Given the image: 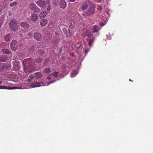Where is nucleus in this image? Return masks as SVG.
Wrapping results in <instances>:
<instances>
[{
    "mask_svg": "<svg viewBox=\"0 0 153 153\" xmlns=\"http://www.w3.org/2000/svg\"><path fill=\"white\" fill-rule=\"evenodd\" d=\"M34 74L36 78L37 79L41 78L42 76V73L40 72H36Z\"/></svg>",
    "mask_w": 153,
    "mask_h": 153,
    "instance_id": "17",
    "label": "nucleus"
},
{
    "mask_svg": "<svg viewBox=\"0 0 153 153\" xmlns=\"http://www.w3.org/2000/svg\"><path fill=\"white\" fill-rule=\"evenodd\" d=\"M129 81H131V82H133V81L132 80H131V79H129Z\"/></svg>",
    "mask_w": 153,
    "mask_h": 153,
    "instance_id": "39",
    "label": "nucleus"
},
{
    "mask_svg": "<svg viewBox=\"0 0 153 153\" xmlns=\"http://www.w3.org/2000/svg\"><path fill=\"white\" fill-rule=\"evenodd\" d=\"M7 59V57L5 55H2L0 56V62H5Z\"/></svg>",
    "mask_w": 153,
    "mask_h": 153,
    "instance_id": "11",
    "label": "nucleus"
},
{
    "mask_svg": "<svg viewBox=\"0 0 153 153\" xmlns=\"http://www.w3.org/2000/svg\"><path fill=\"white\" fill-rule=\"evenodd\" d=\"M47 79H51V78H50V77L49 76L47 77Z\"/></svg>",
    "mask_w": 153,
    "mask_h": 153,
    "instance_id": "38",
    "label": "nucleus"
},
{
    "mask_svg": "<svg viewBox=\"0 0 153 153\" xmlns=\"http://www.w3.org/2000/svg\"><path fill=\"white\" fill-rule=\"evenodd\" d=\"M48 14V13L46 10H45L41 12L39 16L40 18L41 19L44 17Z\"/></svg>",
    "mask_w": 153,
    "mask_h": 153,
    "instance_id": "13",
    "label": "nucleus"
},
{
    "mask_svg": "<svg viewBox=\"0 0 153 153\" xmlns=\"http://www.w3.org/2000/svg\"><path fill=\"white\" fill-rule=\"evenodd\" d=\"M85 33L87 36L88 37H90L92 35V33H91L90 31L88 30H87Z\"/></svg>",
    "mask_w": 153,
    "mask_h": 153,
    "instance_id": "22",
    "label": "nucleus"
},
{
    "mask_svg": "<svg viewBox=\"0 0 153 153\" xmlns=\"http://www.w3.org/2000/svg\"><path fill=\"white\" fill-rule=\"evenodd\" d=\"M47 10H50V8H49V7H48L47 8Z\"/></svg>",
    "mask_w": 153,
    "mask_h": 153,
    "instance_id": "40",
    "label": "nucleus"
},
{
    "mask_svg": "<svg viewBox=\"0 0 153 153\" xmlns=\"http://www.w3.org/2000/svg\"><path fill=\"white\" fill-rule=\"evenodd\" d=\"M40 86V84L39 82L33 83L31 85V86L32 87V88L39 87Z\"/></svg>",
    "mask_w": 153,
    "mask_h": 153,
    "instance_id": "21",
    "label": "nucleus"
},
{
    "mask_svg": "<svg viewBox=\"0 0 153 153\" xmlns=\"http://www.w3.org/2000/svg\"><path fill=\"white\" fill-rule=\"evenodd\" d=\"M70 25L69 27L71 29L74 28L75 25V23L74 21L71 20L69 21Z\"/></svg>",
    "mask_w": 153,
    "mask_h": 153,
    "instance_id": "18",
    "label": "nucleus"
},
{
    "mask_svg": "<svg viewBox=\"0 0 153 153\" xmlns=\"http://www.w3.org/2000/svg\"><path fill=\"white\" fill-rule=\"evenodd\" d=\"M10 34H8L4 37V39L7 42H8L10 41Z\"/></svg>",
    "mask_w": 153,
    "mask_h": 153,
    "instance_id": "19",
    "label": "nucleus"
},
{
    "mask_svg": "<svg viewBox=\"0 0 153 153\" xmlns=\"http://www.w3.org/2000/svg\"><path fill=\"white\" fill-rule=\"evenodd\" d=\"M34 76L33 74H30L29 76L28 79L27 80V81L28 82H30L31 80L34 79Z\"/></svg>",
    "mask_w": 153,
    "mask_h": 153,
    "instance_id": "24",
    "label": "nucleus"
},
{
    "mask_svg": "<svg viewBox=\"0 0 153 153\" xmlns=\"http://www.w3.org/2000/svg\"><path fill=\"white\" fill-rule=\"evenodd\" d=\"M20 26L25 29H28L30 27L29 25L26 22H22L21 23Z\"/></svg>",
    "mask_w": 153,
    "mask_h": 153,
    "instance_id": "10",
    "label": "nucleus"
},
{
    "mask_svg": "<svg viewBox=\"0 0 153 153\" xmlns=\"http://www.w3.org/2000/svg\"><path fill=\"white\" fill-rule=\"evenodd\" d=\"M45 62H48V60L47 59H46L44 61Z\"/></svg>",
    "mask_w": 153,
    "mask_h": 153,
    "instance_id": "37",
    "label": "nucleus"
},
{
    "mask_svg": "<svg viewBox=\"0 0 153 153\" xmlns=\"http://www.w3.org/2000/svg\"><path fill=\"white\" fill-rule=\"evenodd\" d=\"M85 11H84L83 13V15L85 17L87 16H89L92 15L95 13V10H85Z\"/></svg>",
    "mask_w": 153,
    "mask_h": 153,
    "instance_id": "6",
    "label": "nucleus"
},
{
    "mask_svg": "<svg viewBox=\"0 0 153 153\" xmlns=\"http://www.w3.org/2000/svg\"><path fill=\"white\" fill-rule=\"evenodd\" d=\"M36 3L41 8H45L46 4L44 1L42 0H39L37 1Z\"/></svg>",
    "mask_w": 153,
    "mask_h": 153,
    "instance_id": "7",
    "label": "nucleus"
},
{
    "mask_svg": "<svg viewBox=\"0 0 153 153\" xmlns=\"http://www.w3.org/2000/svg\"><path fill=\"white\" fill-rule=\"evenodd\" d=\"M34 39L38 41H40L42 39V36L39 33H35L33 34Z\"/></svg>",
    "mask_w": 153,
    "mask_h": 153,
    "instance_id": "8",
    "label": "nucleus"
},
{
    "mask_svg": "<svg viewBox=\"0 0 153 153\" xmlns=\"http://www.w3.org/2000/svg\"><path fill=\"white\" fill-rule=\"evenodd\" d=\"M20 68V67L19 66H17V67H16V70H17L18 69H19V68Z\"/></svg>",
    "mask_w": 153,
    "mask_h": 153,
    "instance_id": "35",
    "label": "nucleus"
},
{
    "mask_svg": "<svg viewBox=\"0 0 153 153\" xmlns=\"http://www.w3.org/2000/svg\"><path fill=\"white\" fill-rule=\"evenodd\" d=\"M54 82L53 81H51V83H53Z\"/></svg>",
    "mask_w": 153,
    "mask_h": 153,
    "instance_id": "41",
    "label": "nucleus"
},
{
    "mask_svg": "<svg viewBox=\"0 0 153 153\" xmlns=\"http://www.w3.org/2000/svg\"><path fill=\"white\" fill-rule=\"evenodd\" d=\"M81 46V44L79 43H76V45H74V47L75 48L78 49Z\"/></svg>",
    "mask_w": 153,
    "mask_h": 153,
    "instance_id": "28",
    "label": "nucleus"
},
{
    "mask_svg": "<svg viewBox=\"0 0 153 153\" xmlns=\"http://www.w3.org/2000/svg\"><path fill=\"white\" fill-rule=\"evenodd\" d=\"M102 22H100L99 23V25L102 27L104 26L106 24V22L104 20H102Z\"/></svg>",
    "mask_w": 153,
    "mask_h": 153,
    "instance_id": "27",
    "label": "nucleus"
},
{
    "mask_svg": "<svg viewBox=\"0 0 153 153\" xmlns=\"http://www.w3.org/2000/svg\"><path fill=\"white\" fill-rule=\"evenodd\" d=\"M89 50L90 49L88 48H86L85 50V52L86 53H87L89 51Z\"/></svg>",
    "mask_w": 153,
    "mask_h": 153,
    "instance_id": "33",
    "label": "nucleus"
},
{
    "mask_svg": "<svg viewBox=\"0 0 153 153\" xmlns=\"http://www.w3.org/2000/svg\"><path fill=\"white\" fill-rule=\"evenodd\" d=\"M95 38L94 37H92V39H91L88 42V45L90 47L92 45L94 41V40Z\"/></svg>",
    "mask_w": 153,
    "mask_h": 153,
    "instance_id": "25",
    "label": "nucleus"
},
{
    "mask_svg": "<svg viewBox=\"0 0 153 153\" xmlns=\"http://www.w3.org/2000/svg\"><path fill=\"white\" fill-rule=\"evenodd\" d=\"M37 62H38V61H37Z\"/></svg>",
    "mask_w": 153,
    "mask_h": 153,
    "instance_id": "44",
    "label": "nucleus"
},
{
    "mask_svg": "<svg viewBox=\"0 0 153 153\" xmlns=\"http://www.w3.org/2000/svg\"><path fill=\"white\" fill-rule=\"evenodd\" d=\"M33 60L31 58H27L23 61V64L24 68L25 71L30 72L33 70L32 66Z\"/></svg>",
    "mask_w": 153,
    "mask_h": 153,
    "instance_id": "1",
    "label": "nucleus"
},
{
    "mask_svg": "<svg viewBox=\"0 0 153 153\" xmlns=\"http://www.w3.org/2000/svg\"><path fill=\"white\" fill-rule=\"evenodd\" d=\"M1 51L3 53L6 54H9L10 52V51L8 50L5 48L2 49L1 50Z\"/></svg>",
    "mask_w": 153,
    "mask_h": 153,
    "instance_id": "23",
    "label": "nucleus"
},
{
    "mask_svg": "<svg viewBox=\"0 0 153 153\" xmlns=\"http://www.w3.org/2000/svg\"><path fill=\"white\" fill-rule=\"evenodd\" d=\"M31 19L33 21H35L38 19V16L36 14H33L31 16Z\"/></svg>",
    "mask_w": 153,
    "mask_h": 153,
    "instance_id": "15",
    "label": "nucleus"
},
{
    "mask_svg": "<svg viewBox=\"0 0 153 153\" xmlns=\"http://www.w3.org/2000/svg\"><path fill=\"white\" fill-rule=\"evenodd\" d=\"M47 23V21L45 19H44L41 20L40 25L42 26H45Z\"/></svg>",
    "mask_w": 153,
    "mask_h": 153,
    "instance_id": "16",
    "label": "nucleus"
},
{
    "mask_svg": "<svg viewBox=\"0 0 153 153\" xmlns=\"http://www.w3.org/2000/svg\"><path fill=\"white\" fill-rule=\"evenodd\" d=\"M100 29L98 27L94 25L92 28V30L93 33H97L99 31Z\"/></svg>",
    "mask_w": 153,
    "mask_h": 153,
    "instance_id": "14",
    "label": "nucleus"
},
{
    "mask_svg": "<svg viewBox=\"0 0 153 153\" xmlns=\"http://www.w3.org/2000/svg\"><path fill=\"white\" fill-rule=\"evenodd\" d=\"M58 73L56 72H53V75L56 77H57L58 76Z\"/></svg>",
    "mask_w": 153,
    "mask_h": 153,
    "instance_id": "32",
    "label": "nucleus"
},
{
    "mask_svg": "<svg viewBox=\"0 0 153 153\" xmlns=\"http://www.w3.org/2000/svg\"><path fill=\"white\" fill-rule=\"evenodd\" d=\"M30 10H37V8L35 5L33 4H31L30 6Z\"/></svg>",
    "mask_w": 153,
    "mask_h": 153,
    "instance_id": "20",
    "label": "nucleus"
},
{
    "mask_svg": "<svg viewBox=\"0 0 153 153\" xmlns=\"http://www.w3.org/2000/svg\"><path fill=\"white\" fill-rule=\"evenodd\" d=\"M75 0H69V1L71 2H74L75 1Z\"/></svg>",
    "mask_w": 153,
    "mask_h": 153,
    "instance_id": "36",
    "label": "nucleus"
},
{
    "mask_svg": "<svg viewBox=\"0 0 153 153\" xmlns=\"http://www.w3.org/2000/svg\"><path fill=\"white\" fill-rule=\"evenodd\" d=\"M35 48L34 46H31L30 48H29V50L30 52H33L34 50H35Z\"/></svg>",
    "mask_w": 153,
    "mask_h": 153,
    "instance_id": "26",
    "label": "nucleus"
},
{
    "mask_svg": "<svg viewBox=\"0 0 153 153\" xmlns=\"http://www.w3.org/2000/svg\"><path fill=\"white\" fill-rule=\"evenodd\" d=\"M17 88L16 87H7L4 86H0V89H16Z\"/></svg>",
    "mask_w": 153,
    "mask_h": 153,
    "instance_id": "12",
    "label": "nucleus"
},
{
    "mask_svg": "<svg viewBox=\"0 0 153 153\" xmlns=\"http://www.w3.org/2000/svg\"><path fill=\"white\" fill-rule=\"evenodd\" d=\"M59 5L60 8L64 9L66 6V2L64 0H61L59 2Z\"/></svg>",
    "mask_w": 153,
    "mask_h": 153,
    "instance_id": "9",
    "label": "nucleus"
},
{
    "mask_svg": "<svg viewBox=\"0 0 153 153\" xmlns=\"http://www.w3.org/2000/svg\"><path fill=\"white\" fill-rule=\"evenodd\" d=\"M7 66L5 65H4L3 66V67L4 68H7Z\"/></svg>",
    "mask_w": 153,
    "mask_h": 153,
    "instance_id": "34",
    "label": "nucleus"
},
{
    "mask_svg": "<svg viewBox=\"0 0 153 153\" xmlns=\"http://www.w3.org/2000/svg\"><path fill=\"white\" fill-rule=\"evenodd\" d=\"M34 12H37L38 11H34Z\"/></svg>",
    "mask_w": 153,
    "mask_h": 153,
    "instance_id": "43",
    "label": "nucleus"
},
{
    "mask_svg": "<svg viewBox=\"0 0 153 153\" xmlns=\"http://www.w3.org/2000/svg\"><path fill=\"white\" fill-rule=\"evenodd\" d=\"M51 71V69L49 68H48L45 69V72L48 73L49 72Z\"/></svg>",
    "mask_w": 153,
    "mask_h": 153,
    "instance_id": "31",
    "label": "nucleus"
},
{
    "mask_svg": "<svg viewBox=\"0 0 153 153\" xmlns=\"http://www.w3.org/2000/svg\"><path fill=\"white\" fill-rule=\"evenodd\" d=\"M77 74V72L76 70L73 71V72H72V76H74Z\"/></svg>",
    "mask_w": 153,
    "mask_h": 153,
    "instance_id": "30",
    "label": "nucleus"
},
{
    "mask_svg": "<svg viewBox=\"0 0 153 153\" xmlns=\"http://www.w3.org/2000/svg\"><path fill=\"white\" fill-rule=\"evenodd\" d=\"M61 71L62 73L66 74L68 73L70 71V67L68 65L64 64L62 66Z\"/></svg>",
    "mask_w": 153,
    "mask_h": 153,
    "instance_id": "5",
    "label": "nucleus"
},
{
    "mask_svg": "<svg viewBox=\"0 0 153 153\" xmlns=\"http://www.w3.org/2000/svg\"><path fill=\"white\" fill-rule=\"evenodd\" d=\"M94 4L92 3V1L90 0L85 1L82 6V10H85L88 8L89 10H92L95 9Z\"/></svg>",
    "mask_w": 153,
    "mask_h": 153,
    "instance_id": "2",
    "label": "nucleus"
},
{
    "mask_svg": "<svg viewBox=\"0 0 153 153\" xmlns=\"http://www.w3.org/2000/svg\"><path fill=\"white\" fill-rule=\"evenodd\" d=\"M9 26L11 30L14 31L17 30L19 27V25H17V22L14 19H13L10 21Z\"/></svg>",
    "mask_w": 153,
    "mask_h": 153,
    "instance_id": "3",
    "label": "nucleus"
},
{
    "mask_svg": "<svg viewBox=\"0 0 153 153\" xmlns=\"http://www.w3.org/2000/svg\"><path fill=\"white\" fill-rule=\"evenodd\" d=\"M18 45V43L16 40H13L10 43L11 48L13 51H15L17 49Z\"/></svg>",
    "mask_w": 153,
    "mask_h": 153,
    "instance_id": "4",
    "label": "nucleus"
},
{
    "mask_svg": "<svg viewBox=\"0 0 153 153\" xmlns=\"http://www.w3.org/2000/svg\"><path fill=\"white\" fill-rule=\"evenodd\" d=\"M10 1H13V0H9Z\"/></svg>",
    "mask_w": 153,
    "mask_h": 153,
    "instance_id": "42",
    "label": "nucleus"
},
{
    "mask_svg": "<svg viewBox=\"0 0 153 153\" xmlns=\"http://www.w3.org/2000/svg\"><path fill=\"white\" fill-rule=\"evenodd\" d=\"M17 3V2L16 1H14L12 3H11L10 4V7H13L14 6L16 5Z\"/></svg>",
    "mask_w": 153,
    "mask_h": 153,
    "instance_id": "29",
    "label": "nucleus"
}]
</instances>
